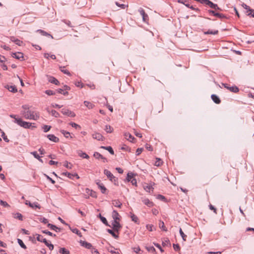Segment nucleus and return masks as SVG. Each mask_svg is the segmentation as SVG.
I'll return each instance as SVG.
<instances>
[{
	"label": "nucleus",
	"mask_w": 254,
	"mask_h": 254,
	"mask_svg": "<svg viewBox=\"0 0 254 254\" xmlns=\"http://www.w3.org/2000/svg\"><path fill=\"white\" fill-rule=\"evenodd\" d=\"M23 110L21 111V114L26 119L37 120L39 118V114L35 111L30 110L27 105H24L22 106Z\"/></svg>",
	"instance_id": "1"
},
{
	"label": "nucleus",
	"mask_w": 254,
	"mask_h": 254,
	"mask_svg": "<svg viewBox=\"0 0 254 254\" xmlns=\"http://www.w3.org/2000/svg\"><path fill=\"white\" fill-rule=\"evenodd\" d=\"M14 123H16L17 125L21 127H24V128H29L31 127H35V126H32V123L23 121L21 119H15Z\"/></svg>",
	"instance_id": "2"
},
{
	"label": "nucleus",
	"mask_w": 254,
	"mask_h": 254,
	"mask_svg": "<svg viewBox=\"0 0 254 254\" xmlns=\"http://www.w3.org/2000/svg\"><path fill=\"white\" fill-rule=\"evenodd\" d=\"M104 173L107 176V177L111 181L113 182L115 185L116 184V182H117L118 179L114 177V176L111 173L110 171L105 169L104 171Z\"/></svg>",
	"instance_id": "3"
},
{
	"label": "nucleus",
	"mask_w": 254,
	"mask_h": 254,
	"mask_svg": "<svg viewBox=\"0 0 254 254\" xmlns=\"http://www.w3.org/2000/svg\"><path fill=\"white\" fill-rule=\"evenodd\" d=\"M222 85L226 88L229 90L231 92L234 93H237L239 92V88L236 86H230V85L226 83H222Z\"/></svg>",
	"instance_id": "4"
},
{
	"label": "nucleus",
	"mask_w": 254,
	"mask_h": 254,
	"mask_svg": "<svg viewBox=\"0 0 254 254\" xmlns=\"http://www.w3.org/2000/svg\"><path fill=\"white\" fill-rule=\"evenodd\" d=\"M61 112L63 113V114L68 117H74L75 116V114L74 112L65 108L61 110Z\"/></svg>",
	"instance_id": "5"
},
{
	"label": "nucleus",
	"mask_w": 254,
	"mask_h": 254,
	"mask_svg": "<svg viewBox=\"0 0 254 254\" xmlns=\"http://www.w3.org/2000/svg\"><path fill=\"white\" fill-rule=\"evenodd\" d=\"M138 11L142 16L143 21L146 22L148 20V16L145 13L144 10L142 8L140 7L139 8Z\"/></svg>",
	"instance_id": "6"
},
{
	"label": "nucleus",
	"mask_w": 254,
	"mask_h": 254,
	"mask_svg": "<svg viewBox=\"0 0 254 254\" xmlns=\"http://www.w3.org/2000/svg\"><path fill=\"white\" fill-rule=\"evenodd\" d=\"M112 225L113 226V228L114 230L115 231H117V232L122 227V226L121 225L119 221L118 220L113 221L112 223Z\"/></svg>",
	"instance_id": "7"
},
{
	"label": "nucleus",
	"mask_w": 254,
	"mask_h": 254,
	"mask_svg": "<svg viewBox=\"0 0 254 254\" xmlns=\"http://www.w3.org/2000/svg\"><path fill=\"white\" fill-rule=\"evenodd\" d=\"M25 204L26 205H28L29 207L33 209H35L36 208L40 209L41 208V206H40L38 202L31 203L28 200H26Z\"/></svg>",
	"instance_id": "8"
},
{
	"label": "nucleus",
	"mask_w": 254,
	"mask_h": 254,
	"mask_svg": "<svg viewBox=\"0 0 254 254\" xmlns=\"http://www.w3.org/2000/svg\"><path fill=\"white\" fill-rule=\"evenodd\" d=\"M62 175L63 176H65L67 177L68 178H69L70 179H73V178L74 177H75L77 179H79V177L78 176V175L76 173L71 174L70 173L66 172L63 173Z\"/></svg>",
	"instance_id": "9"
},
{
	"label": "nucleus",
	"mask_w": 254,
	"mask_h": 254,
	"mask_svg": "<svg viewBox=\"0 0 254 254\" xmlns=\"http://www.w3.org/2000/svg\"><path fill=\"white\" fill-rule=\"evenodd\" d=\"M80 245L82 247H84V248H86L87 249H93V246L91 245V244H90L89 243H88V242H87L86 241H81V240L80 241Z\"/></svg>",
	"instance_id": "10"
},
{
	"label": "nucleus",
	"mask_w": 254,
	"mask_h": 254,
	"mask_svg": "<svg viewBox=\"0 0 254 254\" xmlns=\"http://www.w3.org/2000/svg\"><path fill=\"white\" fill-rule=\"evenodd\" d=\"M92 137L93 138L96 139L99 141H102L104 138L101 134L97 132L93 133L92 134Z\"/></svg>",
	"instance_id": "11"
},
{
	"label": "nucleus",
	"mask_w": 254,
	"mask_h": 254,
	"mask_svg": "<svg viewBox=\"0 0 254 254\" xmlns=\"http://www.w3.org/2000/svg\"><path fill=\"white\" fill-rule=\"evenodd\" d=\"M47 136L50 140L54 142H58L59 141V138L56 137L54 134H48L47 135Z\"/></svg>",
	"instance_id": "12"
},
{
	"label": "nucleus",
	"mask_w": 254,
	"mask_h": 254,
	"mask_svg": "<svg viewBox=\"0 0 254 254\" xmlns=\"http://www.w3.org/2000/svg\"><path fill=\"white\" fill-rule=\"evenodd\" d=\"M124 136L126 139L130 142H133V140L135 139V138L129 132H125L124 133Z\"/></svg>",
	"instance_id": "13"
},
{
	"label": "nucleus",
	"mask_w": 254,
	"mask_h": 254,
	"mask_svg": "<svg viewBox=\"0 0 254 254\" xmlns=\"http://www.w3.org/2000/svg\"><path fill=\"white\" fill-rule=\"evenodd\" d=\"M112 217L114 219L113 221L118 220L119 221L120 219V216L119 213L115 210H114L112 213Z\"/></svg>",
	"instance_id": "14"
},
{
	"label": "nucleus",
	"mask_w": 254,
	"mask_h": 254,
	"mask_svg": "<svg viewBox=\"0 0 254 254\" xmlns=\"http://www.w3.org/2000/svg\"><path fill=\"white\" fill-rule=\"evenodd\" d=\"M47 226L51 229L52 230L55 231L57 232H60L61 231V228L57 227L56 225L53 224L48 223Z\"/></svg>",
	"instance_id": "15"
},
{
	"label": "nucleus",
	"mask_w": 254,
	"mask_h": 254,
	"mask_svg": "<svg viewBox=\"0 0 254 254\" xmlns=\"http://www.w3.org/2000/svg\"><path fill=\"white\" fill-rule=\"evenodd\" d=\"M10 40L11 41L15 43L16 45L18 46H21L22 44V41H20V40L15 38L13 36H11L10 37Z\"/></svg>",
	"instance_id": "16"
},
{
	"label": "nucleus",
	"mask_w": 254,
	"mask_h": 254,
	"mask_svg": "<svg viewBox=\"0 0 254 254\" xmlns=\"http://www.w3.org/2000/svg\"><path fill=\"white\" fill-rule=\"evenodd\" d=\"M12 56L13 58L20 60L23 58V54L21 52L14 53L12 54Z\"/></svg>",
	"instance_id": "17"
},
{
	"label": "nucleus",
	"mask_w": 254,
	"mask_h": 254,
	"mask_svg": "<svg viewBox=\"0 0 254 254\" xmlns=\"http://www.w3.org/2000/svg\"><path fill=\"white\" fill-rule=\"evenodd\" d=\"M142 201L144 204L149 207H152L153 205V203L150 201L148 198H144Z\"/></svg>",
	"instance_id": "18"
},
{
	"label": "nucleus",
	"mask_w": 254,
	"mask_h": 254,
	"mask_svg": "<svg viewBox=\"0 0 254 254\" xmlns=\"http://www.w3.org/2000/svg\"><path fill=\"white\" fill-rule=\"evenodd\" d=\"M130 217L132 221L134 222L137 224H139V222L138 220V218L135 215H134L133 213L131 212H130Z\"/></svg>",
	"instance_id": "19"
},
{
	"label": "nucleus",
	"mask_w": 254,
	"mask_h": 254,
	"mask_svg": "<svg viewBox=\"0 0 254 254\" xmlns=\"http://www.w3.org/2000/svg\"><path fill=\"white\" fill-rule=\"evenodd\" d=\"M211 97L214 103L216 104H219L221 102L220 99L217 95L215 94H212Z\"/></svg>",
	"instance_id": "20"
},
{
	"label": "nucleus",
	"mask_w": 254,
	"mask_h": 254,
	"mask_svg": "<svg viewBox=\"0 0 254 254\" xmlns=\"http://www.w3.org/2000/svg\"><path fill=\"white\" fill-rule=\"evenodd\" d=\"M77 153L78 155L83 158L88 159L89 158V156L86 153L83 152L81 150H78Z\"/></svg>",
	"instance_id": "21"
},
{
	"label": "nucleus",
	"mask_w": 254,
	"mask_h": 254,
	"mask_svg": "<svg viewBox=\"0 0 254 254\" xmlns=\"http://www.w3.org/2000/svg\"><path fill=\"white\" fill-rule=\"evenodd\" d=\"M143 188L147 192H150L151 190L152 191L154 189L151 184H146L144 186Z\"/></svg>",
	"instance_id": "22"
},
{
	"label": "nucleus",
	"mask_w": 254,
	"mask_h": 254,
	"mask_svg": "<svg viewBox=\"0 0 254 254\" xmlns=\"http://www.w3.org/2000/svg\"><path fill=\"white\" fill-rule=\"evenodd\" d=\"M7 88L9 91L13 93H16L17 91V88L15 85H7Z\"/></svg>",
	"instance_id": "23"
},
{
	"label": "nucleus",
	"mask_w": 254,
	"mask_h": 254,
	"mask_svg": "<svg viewBox=\"0 0 254 254\" xmlns=\"http://www.w3.org/2000/svg\"><path fill=\"white\" fill-rule=\"evenodd\" d=\"M37 32L40 33L42 35L50 37L52 39L53 38V37L51 34H49L48 33L46 32V31L43 30L39 29L37 31Z\"/></svg>",
	"instance_id": "24"
},
{
	"label": "nucleus",
	"mask_w": 254,
	"mask_h": 254,
	"mask_svg": "<svg viewBox=\"0 0 254 254\" xmlns=\"http://www.w3.org/2000/svg\"><path fill=\"white\" fill-rule=\"evenodd\" d=\"M49 81L56 85H58L59 83V81L56 78L52 76H50L49 78Z\"/></svg>",
	"instance_id": "25"
},
{
	"label": "nucleus",
	"mask_w": 254,
	"mask_h": 254,
	"mask_svg": "<svg viewBox=\"0 0 254 254\" xmlns=\"http://www.w3.org/2000/svg\"><path fill=\"white\" fill-rule=\"evenodd\" d=\"M84 104L89 109H91L94 107V105L92 103L87 101H85Z\"/></svg>",
	"instance_id": "26"
},
{
	"label": "nucleus",
	"mask_w": 254,
	"mask_h": 254,
	"mask_svg": "<svg viewBox=\"0 0 254 254\" xmlns=\"http://www.w3.org/2000/svg\"><path fill=\"white\" fill-rule=\"evenodd\" d=\"M43 240V243H44L46 246H47L49 248L50 250L52 251L54 248V245L52 244L49 243L46 239Z\"/></svg>",
	"instance_id": "27"
},
{
	"label": "nucleus",
	"mask_w": 254,
	"mask_h": 254,
	"mask_svg": "<svg viewBox=\"0 0 254 254\" xmlns=\"http://www.w3.org/2000/svg\"><path fill=\"white\" fill-rule=\"evenodd\" d=\"M218 33V30H210L209 29L206 32H204V34H212V35H216Z\"/></svg>",
	"instance_id": "28"
},
{
	"label": "nucleus",
	"mask_w": 254,
	"mask_h": 254,
	"mask_svg": "<svg viewBox=\"0 0 254 254\" xmlns=\"http://www.w3.org/2000/svg\"><path fill=\"white\" fill-rule=\"evenodd\" d=\"M242 6L244 8H245L246 10V13L248 14V13L250 12L253 9H251L250 7L248 5H247L246 4L243 3L242 4Z\"/></svg>",
	"instance_id": "29"
},
{
	"label": "nucleus",
	"mask_w": 254,
	"mask_h": 254,
	"mask_svg": "<svg viewBox=\"0 0 254 254\" xmlns=\"http://www.w3.org/2000/svg\"><path fill=\"white\" fill-rule=\"evenodd\" d=\"M31 153L34 156V157L35 158L37 159L40 162H41V163L43 162L42 159H41L40 156L38 154L36 151L32 152Z\"/></svg>",
	"instance_id": "30"
},
{
	"label": "nucleus",
	"mask_w": 254,
	"mask_h": 254,
	"mask_svg": "<svg viewBox=\"0 0 254 254\" xmlns=\"http://www.w3.org/2000/svg\"><path fill=\"white\" fill-rule=\"evenodd\" d=\"M101 148L108 151L111 154H114V151L111 146H101Z\"/></svg>",
	"instance_id": "31"
},
{
	"label": "nucleus",
	"mask_w": 254,
	"mask_h": 254,
	"mask_svg": "<svg viewBox=\"0 0 254 254\" xmlns=\"http://www.w3.org/2000/svg\"><path fill=\"white\" fill-rule=\"evenodd\" d=\"M203 4L208 5L211 8L212 7V6L214 4V3H213L212 1H211L209 0H203Z\"/></svg>",
	"instance_id": "32"
},
{
	"label": "nucleus",
	"mask_w": 254,
	"mask_h": 254,
	"mask_svg": "<svg viewBox=\"0 0 254 254\" xmlns=\"http://www.w3.org/2000/svg\"><path fill=\"white\" fill-rule=\"evenodd\" d=\"M107 232L112 235V236L115 239H118L119 238V236L117 235L115 232L111 229H107Z\"/></svg>",
	"instance_id": "33"
},
{
	"label": "nucleus",
	"mask_w": 254,
	"mask_h": 254,
	"mask_svg": "<svg viewBox=\"0 0 254 254\" xmlns=\"http://www.w3.org/2000/svg\"><path fill=\"white\" fill-rule=\"evenodd\" d=\"M113 204L115 206L117 207H121L122 205V203L119 201L118 200H115L113 201Z\"/></svg>",
	"instance_id": "34"
},
{
	"label": "nucleus",
	"mask_w": 254,
	"mask_h": 254,
	"mask_svg": "<svg viewBox=\"0 0 254 254\" xmlns=\"http://www.w3.org/2000/svg\"><path fill=\"white\" fill-rule=\"evenodd\" d=\"M59 252L62 254H70L69 251L64 248H61L59 250Z\"/></svg>",
	"instance_id": "35"
},
{
	"label": "nucleus",
	"mask_w": 254,
	"mask_h": 254,
	"mask_svg": "<svg viewBox=\"0 0 254 254\" xmlns=\"http://www.w3.org/2000/svg\"><path fill=\"white\" fill-rule=\"evenodd\" d=\"M159 226L160 228L162 229L163 231H167V228H166V227L164 225V223L163 221H159Z\"/></svg>",
	"instance_id": "36"
},
{
	"label": "nucleus",
	"mask_w": 254,
	"mask_h": 254,
	"mask_svg": "<svg viewBox=\"0 0 254 254\" xmlns=\"http://www.w3.org/2000/svg\"><path fill=\"white\" fill-rule=\"evenodd\" d=\"M99 217H100L101 221L104 224H105L107 226H109L108 224V222H107V220L106 219V218L103 216H102L100 214H99Z\"/></svg>",
	"instance_id": "37"
},
{
	"label": "nucleus",
	"mask_w": 254,
	"mask_h": 254,
	"mask_svg": "<svg viewBox=\"0 0 254 254\" xmlns=\"http://www.w3.org/2000/svg\"><path fill=\"white\" fill-rule=\"evenodd\" d=\"M105 130L107 133H111L113 131V129L110 125H106Z\"/></svg>",
	"instance_id": "38"
},
{
	"label": "nucleus",
	"mask_w": 254,
	"mask_h": 254,
	"mask_svg": "<svg viewBox=\"0 0 254 254\" xmlns=\"http://www.w3.org/2000/svg\"><path fill=\"white\" fill-rule=\"evenodd\" d=\"M179 233H180L183 240L184 241H186L187 236L184 234V233L183 232V231H182V229L181 228H180Z\"/></svg>",
	"instance_id": "39"
},
{
	"label": "nucleus",
	"mask_w": 254,
	"mask_h": 254,
	"mask_svg": "<svg viewBox=\"0 0 254 254\" xmlns=\"http://www.w3.org/2000/svg\"><path fill=\"white\" fill-rule=\"evenodd\" d=\"M60 132L66 138H68L70 136V133L68 131H65L64 130H61Z\"/></svg>",
	"instance_id": "40"
},
{
	"label": "nucleus",
	"mask_w": 254,
	"mask_h": 254,
	"mask_svg": "<svg viewBox=\"0 0 254 254\" xmlns=\"http://www.w3.org/2000/svg\"><path fill=\"white\" fill-rule=\"evenodd\" d=\"M133 178V174L132 173H128L126 178V180L127 182H129L130 180Z\"/></svg>",
	"instance_id": "41"
},
{
	"label": "nucleus",
	"mask_w": 254,
	"mask_h": 254,
	"mask_svg": "<svg viewBox=\"0 0 254 254\" xmlns=\"http://www.w3.org/2000/svg\"><path fill=\"white\" fill-rule=\"evenodd\" d=\"M14 217L16 219H18L20 220H23V216L22 215V214L20 213H16L14 214Z\"/></svg>",
	"instance_id": "42"
},
{
	"label": "nucleus",
	"mask_w": 254,
	"mask_h": 254,
	"mask_svg": "<svg viewBox=\"0 0 254 254\" xmlns=\"http://www.w3.org/2000/svg\"><path fill=\"white\" fill-rule=\"evenodd\" d=\"M17 242H18V244L20 246V247L21 248H23L24 249H26V245L24 244V243L23 242V241L21 239H17Z\"/></svg>",
	"instance_id": "43"
},
{
	"label": "nucleus",
	"mask_w": 254,
	"mask_h": 254,
	"mask_svg": "<svg viewBox=\"0 0 254 254\" xmlns=\"http://www.w3.org/2000/svg\"><path fill=\"white\" fill-rule=\"evenodd\" d=\"M162 163L163 162L162 161V160L159 159V158H157V160L155 161V163H154V165L156 166H161L162 164Z\"/></svg>",
	"instance_id": "44"
},
{
	"label": "nucleus",
	"mask_w": 254,
	"mask_h": 254,
	"mask_svg": "<svg viewBox=\"0 0 254 254\" xmlns=\"http://www.w3.org/2000/svg\"><path fill=\"white\" fill-rule=\"evenodd\" d=\"M42 232L44 234L48 235L51 236H54V237L56 236V235L55 234H53L52 232H51L48 230H43V231H42Z\"/></svg>",
	"instance_id": "45"
},
{
	"label": "nucleus",
	"mask_w": 254,
	"mask_h": 254,
	"mask_svg": "<svg viewBox=\"0 0 254 254\" xmlns=\"http://www.w3.org/2000/svg\"><path fill=\"white\" fill-rule=\"evenodd\" d=\"M168 245H169L170 246L171 245V243H170L169 239H166L162 242L163 246H164V247L167 246Z\"/></svg>",
	"instance_id": "46"
},
{
	"label": "nucleus",
	"mask_w": 254,
	"mask_h": 254,
	"mask_svg": "<svg viewBox=\"0 0 254 254\" xmlns=\"http://www.w3.org/2000/svg\"><path fill=\"white\" fill-rule=\"evenodd\" d=\"M43 130L45 132H48L51 128V127L48 125H44L43 127Z\"/></svg>",
	"instance_id": "47"
},
{
	"label": "nucleus",
	"mask_w": 254,
	"mask_h": 254,
	"mask_svg": "<svg viewBox=\"0 0 254 254\" xmlns=\"http://www.w3.org/2000/svg\"><path fill=\"white\" fill-rule=\"evenodd\" d=\"M64 67H60L61 71L63 72V73H64V74H66L70 76V73L69 71L66 69H64Z\"/></svg>",
	"instance_id": "48"
},
{
	"label": "nucleus",
	"mask_w": 254,
	"mask_h": 254,
	"mask_svg": "<svg viewBox=\"0 0 254 254\" xmlns=\"http://www.w3.org/2000/svg\"><path fill=\"white\" fill-rule=\"evenodd\" d=\"M37 236V240L39 241V242H43V240L45 239V238H43V237L41 235H39V234H37L36 235Z\"/></svg>",
	"instance_id": "49"
},
{
	"label": "nucleus",
	"mask_w": 254,
	"mask_h": 254,
	"mask_svg": "<svg viewBox=\"0 0 254 254\" xmlns=\"http://www.w3.org/2000/svg\"><path fill=\"white\" fill-rule=\"evenodd\" d=\"M215 16L219 17L221 19L226 18V16L225 15H224L223 14L218 13V12L216 13V14H215Z\"/></svg>",
	"instance_id": "50"
},
{
	"label": "nucleus",
	"mask_w": 254,
	"mask_h": 254,
	"mask_svg": "<svg viewBox=\"0 0 254 254\" xmlns=\"http://www.w3.org/2000/svg\"><path fill=\"white\" fill-rule=\"evenodd\" d=\"M186 6L192 10H194L196 11H199L200 10L198 8H195L192 5H190L189 3H188L187 4H186Z\"/></svg>",
	"instance_id": "51"
},
{
	"label": "nucleus",
	"mask_w": 254,
	"mask_h": 254,
	"mask_svg": "<svg viewBox=\"0 0 254 254\" xmlns=\"http://www.w3.org/2000/svg\"><path fill=\"white\" fill-rule=\"evenodd\" d=\"M99 188L100 189L102 193L105 194L106 193L107 189L104 186V185H102L101 186H100V188Z\"/></svg>",
	"instance_id": "52"
},
{
	"label": "nucleus",
	"mask_w": 254,
	"mask_h": 254,
	"mask_svg": "<svg viewBox=\"0 0 254 254\" xmlns=\"http://www.w3.org/2000/svg\"><path fill=\"white\" fill-rule=\"evenodd\" d=\"M0 204L4 207H7L9 206V204L6 201H3L1 199H0Z\"/></svg>",
	"instance_id": "53"
},
{
	"label": "nucleus",
	"mask_w": 254,
	"mask_h": 254,
	"mask_svg": "<svg viewBox=\"0 0 254 254\" xmlns=\"http://www.w3.org/2000/svg\"><path fill=\"white\" fill-rule=\"evenodd\" d=\"M51 114L53 116H54L57 118L60 116L59 113L57 112L56 110H54L51 111Z\"/></svg>",
	"instance_id": "54"
},
{
	"label": "nucleus",
	"mask_w": 254,
	"mask_h": 254,
	"mask_svg": "<svg viewBox=\"0 0 254 254\" xmlns=\"http://www.w3.org/2000/svg\"><path fill=\"white\" fill-rule=\"evenodd\" d=\"M64 165V167L68 169H71L72 166L70 163H68L67 161H65Z\"/></svg>",
	"instance_id": "55"
},
{
	"label": "nucleus",
	"mask_w": 254,
	"mask_h": 254,
	"mask_svg": "<svg viewBox=\"0 0 254 254\" xmlns=\"http://www.w3.org/2000/svg\"><path fill=\"white\" fill-rule=\"evenodd\" d=\"M93 156L97 159H101L103 156L101 154H100L98 152H95L94 153Z\"/></svg>",
	"instance_id": "56"
},
{
	"label": "nucleus",
	"mask_w": 254,
	"mask_h": 254,
	"mask_svg": "<svg viewBox=\"0 0 254 254\" xmlns=\"http://www.w3.org/2000/svg\"><path fill=\"white\" fill-rule=\"evenodd\" d=\"M69 124L72 127H75V128H80V126L75 123L71 122Z\"/></svg>",
	"instance_id": "57"
},
{
	"label": "nucleus",
	"mask_w": 254,
	"mask_h": 254,
	"mask_svg": "<svg viewBox=\"0 0 254 254\" xmlns=\"http://www.w3.org/2000/svg\"><path fill=\"white\" fill-rule=\"evenodd\" d=\"M45 93L48 95H54L55 93V92L51 90H47L45 91Z\"/></svg>",
	"instance_id": "58"
},
{
	"label": "nucleus",
	"mask_w": 254,
	"mask_h": 254,
	"mask_svg": "<svg viewBox=\"0 0 254 254\" xmlns=\"http://www.w3.org/2000/svg\"><path fill=\"white\" fill-rule=\"evenodd\" d=\"M1 136L2 137L3 140L6 142H9V139L7 138V136L5 135V133L3 131H2V135Z\"/></svg>",
	"instance_id": "59"
},
{
	"label": "nucleus",
	"mask_w": 254,
	"mask_h": 254,
	"mask_svg": "<svg viewBox=\"0 0 254 254\" xmlns=\"http://www.w3.org/2000/svg\"><path fill=\"white\" fill-rule=\"evenodd\" d=\"M40 221L44 224H48V220L45 217L41 218L40 219Z\"/></svg>",
	"instance_id": "60"
},
{
	"label": "nucleus",
	"mask_w": 254,
	"mask_h": 254,
	"mask_svg": "<svg viewBox=\"0 0 254 254\" xmlns=\"http://www.w3.org/2000/svg\"><path fill=\"white\" fill-rule=\"evenodd\" d=\"M148 251L151 253H155L156 250L153 247H149L147 248Z\"/></svg>",
	"instance_id": "61"
},
{
	"label": "nucleus",
	"mask_w": 254,
	"mask_h": 254,
	"mask_svg": "<svg viewBox=\"0 0 254 254\" xmlns=\"http://www.w3.org/2000/svg\"><path fill=\"white\" fill-rule=\"evenodd\" d=\"M72 232L75 234H76L77 235H78V236H79L80 237H81V232H80L79 230H78L77 229H74L72 230Z\"/></svg>",
	"instance_id": "62"
},
{
	"label": "nucleus",
	"mask_w": 254,
	"mask_h": 254,
	"mask_svg": "<svg viewBox=\"0 0 254 254\" xmlns=\"http://www.w3.org/2000/svg\"><path fill=\"white\" fill-rule=\"evenodd\" d=\"M143 149L142 148H138L137 149L136 151V155H139L143 151Z\"/></svg>",
	"instance_id": "63"
},
{
	"label": "nucleus",
	"mask_w": 254,
	"mask_h": 254,
	"mask_svg": "<svg viewBox=\"0 0 254 254\" xmlns=\"http://www.w3.org/2000/svg\"><path fill=\"white\" fill-rule=\"evenodd\" d=\"M173 248L176 251H178L180 250V247L179 244H173Z\"/></svg>",
	"instance_id": "64"
}]
</instances>
